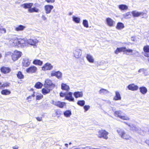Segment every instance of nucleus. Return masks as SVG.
Masks as SVG:
<instances>
[{
	"label": "nucleus",
	"mask_w": 149,
	"mask_h": 149,
	"mask_svg": "<svg viewBox=\"0 0 149 149\" xmlns=\"http://www.w3.org/2000/svg\"><path fill=\"white\" fill-rule=\"evenodd\" d=\"M116 131L118 135L122 138L130 140L132 139L128 134L126 133L125 131L122 128H117Z\"/></svg>",
	"instance_id": "1"
},
{
	"label": "nucleus",
	"mask_w": 149,
	"mask_h": 149,
	"mask_svg": "<svg viewBox=\"0 0 149 149\" xmlns=\"http://www.w3.org/2000/svg\"><path fill=\"white\" fill-rule=\"evenodd\" d=\"M109 134V133L106 130H101L98 131L97 135L99 138L107 140L108 138V135Z\"/></svg>",
	"instance_id": "2"
},
{
	"label": "nucleus",
	"mask_w": 149,
	"mask_h": 149,
	"mask_svg": "<svg viewBox=\"0 0 149 149\" xmlns=\"http://www.w3.org/2000/svg\"><path fill=\"white\" fill-rule=\"evenodd\" d=\"M123 112L121 111H117L114 112V115L117 117L125 120H130V118L128 117L127 116H123Z\"/></svg>",
	"instance_id": "3"
},
{
	"label": "nucleus",
	"mask_w": 149,
	"mask_h": 149,
	"mask_svg": "<svg viewBox=\"0 0 149 149\" xmlns=\"http://www.w3.org/2000/svg\"><path fill=\"white\" fill-rule=\"evenodd\" d=\"M44 86L45 88H49L52 89L54 87L55 85L52 83L51 80L47 79H45Z\"/></svg>",
	"instance_id": "4"
},
{
	"label": "nucleus",
	"mask_w": 149,
	"mask_h": 149,
	"mask_svg": "<svg viewBox=\"0 0 149 149\" xmlns=\"http://www.w3.org/2000/svg\"><path fill=\"white\" fill-rule=\"evenodd\" d=\"M22 55V53L21 52L17 51H15L12 55V60L15 61L17 60Z\"/></svg>",
	"instance_id": "5"
},
{
	"label": "nucleus",
	"mask_w": 149,
	"mask_h": 149,
	"mask_svg": "<svg viewBox=\"0 0 149 149\" xmlns=\"http://www.w3.org/2000/svg\"><path fill=\"white\" fill-rule=\"evenodd\" d=\"M18 47H24L28 46V40L26 39H18Z\"/></svg>",
	"instance_id": "6"
},
{
	"label": "nucleus",
	"mask_w": 149,
	"mask_h": 149,
	"mask_svg": "<svg viewBox=\"0 0 149 149\" xmlns=\"http://www.w3.org/2000/svg\"><path fill=\"white\" fill-rule=\"evenodd\" d=\"M52 104L60 108H63L66 105V103L59 101H52Z\"/></svg>",
	"instance_id": "7"
},
{
	"label": "nucleus",
	"mask_w": 149,
	"mask_h": 149,
	"mask_svg": "<svg viewBox=\"0 0 149 149\" xmlns=\"http://www.w3.org/2000/svg\"><path fill=\"white\" fill-rule=\"evenodd\" d=\"M18 39L16 38L11 39L9 41V45L12 47L18 46Z\"/></svg>",
	"instance_id": "8"
},
{
	"label": "nucleus",
	"mask_w": 149,
	"mask_h": 149,
	"mask_svg": "<svg viewBox=\"0 0 149 149\" xmlns=\"http://www.w3.org/2000/svg\"><path fill=\"white\" fill-rule=\"evenodd\" d=\"M53 66L49 63H45L42 68V70L44 71L51 70L52 69Z\"/></svg>",
	"instance_id": "9"
},
{
	"label": "nucleus",
	"mask_w": 149,
	"mask_h": 149,
	"mask_svg": "<svg viewBox=\"0 0 149 149\" xmlns=\"http://www.w3.org/2000/svg\"><path fill=\"white\" fill-rule=\"evenodd\" d=\"M37 70L38 69L36 67L32 66L27 68L26 71V72L28 73H32L36 72Z\"/></svg>",
	"instance_id": "10"
},
{
	"label": "nucleus",
	"mask_w": 149,
	"mask_h": 149,
	"mask_svg": "<svg viewBox=\"0 0 149 149\" xmlns=\"http://www.w3.org/2000/svg\"><path fill=\"white\" fill-rule=\"evenodd\" d=\"M106 22L107 25L110 27L113 26L115 24V22L109 17L107 18Z\"/></svg>",
	"instance_id": "11"
},
{
	"label": "nucleus",
	"mask_w": 149,
	"mask_h": 149,
	"mask_svg": "<svg viewBox=\"0 0 149 149\" xmlns=\"http://www.w3.org/2000/svg\"><path fill=\"white\" fill-rule=\"evenodd\" d=\"M73 53L74 57L77 58H80L82 54L81 50L78 49H75L73 51Z\"/></svg>",
	"instance_id": "12"
},
{
	"label": "nucleus",
	"mask_w": 149,
	"mask_h": 149,
	"mask_svg": "<svg viewBox=\"0 0 149 149\" xmlns=\"http://www.w3.org/2000/svg\"><path fill=\"white\" fill-rule=\"evenodd\" d=\"M72 92H69L68 93H66L65 99L69 101L74 102V99L72 97Z\"/></svg>",
	"instance_id": "13"
},
{
	"label": "nucleus",
	"mask_w": 149,
	"mask_h": 149,
	"mask_svg": "<svg viewBox=\"0 0 149 149\" xmlns=\"http://www.w3.org/2000/svg\"><path fill=\"white\" fill-rule=\"evenodd\" d=\"M132 15L134 17H138L141 15L143 16L146 15V14L143 12H139L136 11H133L131 13Z\"/></svg>",
	"instance_id": "14"
},
{
	"label": "nucleus",
	"mask_w": 149,
	"mask_h": 149,
	"mask_svg": "<svg viewBox=\"0 0 149 149\" xmlns=\"http://www.w3.org/2000/svg\"><path fill=\"white\" fill-rule=\"evenodd\" d=\"M38 42V40L36 39H29L28 40V45L29 44L33 46H36Z\"/></svg>",
	"instance_id": "15"
},
{
	"label": "nucleus",
	"mask_w": 149,
	"mask_h": 149,
	"mask_svg": "<svg viewBox=\"0 0 149 149\" xmlns=\"http://www.w3.org/2000/svg\"><path fill=\"white\" fill-rule=\"evenodd\" d=\"M30 64V61L27 58H23L22 62V66L25 67H27Z\"/></svg>",
	"instance_id": "16"
},
{
	"label": "nucleus",
	"mask_w": 149,
	"mask_h": 149,
	"mask_svg": "<svg viewBox=\"0 0 149 149\" xmlns=\"http://www.w3.org/2000/svg\"><path fill=\"white\" fill-rule=\"evenodd\" d=\"M54 7L50 5H45L44 7L46 13L48 14L50 13L52 10L53 9Z\"/></svg>",
	"instance_id": "17"
},
{
	"label": "nucleus",
	"mask_w": 149,
	"mask_h": 149,
	"mask_svg": "<svg viewBox=\"0 0 149 149\" xmlns=\"http://www.w3.org/2000/svg\"><path fill=\"white\" fill-rule=\"evenodd\" d=\"M127 88L129 90L132 91H136L139 88L137 86L135 85L134 84L129 85L128 86Z\"/></svg>",
	"instance_id": "18"
},
{
	"label": "nucleus",
	"mask_w": 149,
	"mask_h": 149,
	"mask_svg": "<svg viewBox=\"0 0 149 149\" xmlns=\"http://www.w3.org/2000/svg\"><path fill=\"white\" fill-rule=\"evenodd\" d=\"M143 51L145 52L144 54L145 56L149 57V45H146L144 47Z\"/></svg>",
	"instance_id": "19"
},
{
	"label": "nucleus",
	"mask_w": 149,
	"mask_h": 149,
	"mask_svg": "<svg viewBox=\"0 0 149 149\" xmlns=\"http://www.w3.org/2000/svg\"><path fill=\"white\" fill-rule=\"evenodd\" d=\"M124 123L127 125H128L130 129L134 131L137 132L139 129V128L135 126H133L132 127L130 125V124H129L126 122H124Z\"/></svg>",
	"instance_id": "20"
},
{
	"label": "nucleus",
	"mask_w": 149,
	"mask_h": 149,
	"mask_svg": "<svg viewBox=\"0 0 149 149\" xmlns=\"http://www.w3.org/2000/svg\"><path fill=\"white\" fill-rule=\"evenodd\" d=\"M86 58L90 63H93L94 62V59L93 56L91 54H87Z\"/></svg>",
	"instance_id": "21"
},
{
	"label": "nucleus",
	"mask_w": 149,
	"mask_h": 149,
	"mask_svg": "<svg viewBox=\"0 0 149 149\" xmlns=\"http://www.w3.org/2000/svg\"><path fill=\"white\" fill-rule=\"evenodd\" d=\"M1 71L4 74L9 73L11 71L10 69L8 67H3L1 69Z\"/></svg>",
	"instance_id": "22"
},
{
	"label": "nucleus",
	"mask_w": 149,
	"mask_h": 149,
	"mask_svg": "<svg viewBox=\"0 0 149 149\" xmlns=\"http://www.w3.org/2000/svg\"><path fill=\"white\" fill-rule=\"evenodd\" d=\"M33 4L32 3H25L22 5V6L25 8H31Z\"/></svg>",
	"instance_id": "23"
},
{
	"label": "nucleus",
	"mask_w": 149,
	"mask_h": 149,
	"mask_svg": "<svg viewBox=\"0 0 149 149\" xmlns=\"http://www.w3.org/2000/svg\"><path fill=\"white\" fill-rule=\"evenodd\" d=\"M74 95L76 98L82 97L83 96V93L82 92H76L74 93Z\"/></svg>",
	"instance_id": "24"
},
{
	"label": "nucleus",
	"mask_w": 149,
	"mask_h": 149,
	"mask_svg": "<svg viewBox=\"0 0 149 149\" xmlns=\"http://www.w3.org/2000/svg\"><path fill=\"white\" fill-rule=\"evenodd\" d=\"M26 28V26L22 25H19L15 28V30L16 31H23Z\"/></svg>",
	"instance_id": "25"
},
{
	"label": "nucleus",
	"mask_w": 149,
	"mask_h": 149,
	"mask_svg": "<svg viewBox=\"0 0 149 149\" xmlns=\"http://www.w3.org/2000/svg\"><path fill=\"white\" fill-rule=\"evenodd\" d=\"M140 92L143 94L145 95L147 92V88L144 86H142L139 88Z\"/></svg>",
	"instance_id": "26"
},
{
	"label": "nucleus",
	"mask_w": 149,
	"mask_h": 149,
	"mask_svg": "<svg viewBox=\"0 0 149 149\" xmlns=\"http://www.w3.org/2000/svg\"><path fill=\"white\" fill-rule=\"evenodd\" d=\"M119 9L121 10H127L128 9L127 6L124 4H120L118 6Z\"/></svg>",
	"instance_id": "27"
},
{
	"label": "nucleus",
	"mask_w": 149,
	"mask_h": 149,
	"mask_svg": "<svg viewBox=\"0 0 149 149\" xmlns=\"http://www.w3.org/2000/svg\"><path fill=\"white\" fill-rule=\"evenodd\" d=\"M51 88H43L42 90V93L44 95H46L47 94L49 93L50 90H51Z\"/></svg>",
	"instance_id": "28"
},
{
	"label": "nucleus",
	"mask_w": 149,
	"mask_h": 149,
	"mask_svg": "<svg viewBox=\"0 0 149 149\" xmlns=\"http://www.w3.org/2000/svg\"><path fill=\"white\" fill-rule=\"evenodd\" d=\"M61 89L62 90L68 91L70 89L69 86L66 84L62 83L61 85Z\"/></svg>",
	"instance_id": "29"
},
{
	"label": "nucleus",
	"mask_w": 149,
	"mask_h": 149,
	"mask_svg": "<svg viewBox=\"0 0 149 149\" xmlns=\"http://www.w3.org/2000/svg\"><path fill=\"white\" fill-rule=\"evenodd\" d=\"M33 63L34 65H38L40 66L43 63V62L42 61L38 59L34 60L33 61Z\"/></svg>",
	"instance_id": "30"
},
{
	"label": "nucleus",
	"mask_w": 149,
	"mask_h": 149,
	"mask_svg": "<svg viewBox=\"0 0 149 149\" xmlns=\"http://www.w3.org/2000/svg\"><path fill=\"white\" fill-rule=\"evenodd\" d=\"M124 27L123 24L121 22H118L117 24L116 28L118 30L122 29Z\"/></svg>",
	"instance_id": "31"
},
{
	"label": "nucleus",
	"mask_w": 149,
	"mask_h": 149,
	"mask_svg": "<svg viewBox=\"0 0 149 149\" xmlns=\"http://www.w3.org/2000/svg\"><path fill=\"white\" fill-rule=\"evenodd\" d=\"M116 95L114 97L113 99L116 100H120L121 99V97L118 91L115 92Z\"/></svg>",
	"instance_id": "32"
},
{
	"label": "nucleus",
	"mask_w": 149,
	"mask_h": 149,
	"mask_svg": "<svg viewBox=\"0 0 149 149\" xmlns=\"http://www.w3.org/2000/svg\"><path fill=\"white\" fill-rule=\"evenodd\" d=\"M64 115L67 118L70 117L71 115V112L70 110H67L64 112Z\"/></svg>",
	"instance_id": "33"
},
{
	"label": "nucleus",
	"mask_w": 149,
	"mask_h": 149,
	"mask_svg": "<svg viewBox=\"0 0 149 149\" xmlns=\"http://www.w3.org/2000/svg\"><path fill=\"white\" fill-rule=\"evenodd\" d=\"M124 49H125V47H122L120 48H117L116 50L115 51V53L117 54L119 52H124Z\"/></svg>",
	"instance_id": "34"
},
{
	"label": "nucleus",
	"mask_w": 149,
	"mask_h": 149,
	"mask_svg": "<svg viewBox=\"0 0 149 149\" xmlns=\"http://www.w3.org/2000/svg\"><path fill=\"white\" fill-rule=\"evenodd\" d=\"M28 11L30 13H32L33 12L38 13L39 11V10L36 8L34 7L33 8H31L29 9Z\"/></svg>",
	"instance_id": "35"
},
{
	"label": "nucleus",
	"mask_w": 149,
	"mask_h": 149,
	"mask_svg": "<svg viewBox=\"0 0 149 149\" xmlns=\"http://www.w3.org/2000/svg\"><path fill=\"white\" fill-rule=\"evenodd\" d=\"M73 21L77 23H80V18L79 17H76L74 16H73L72 17Z\"/></svg>",
	"instance_id": "36"
},
{
	"label": "nucleus",
	"mask_w": 149,
	"mask_h": 149,
	"mask_svg": "<svg viewBox=\"0 0 149 149\" xmlns=\"http://www.w3.org/2000/svg\"><path fill=\"white\" fill-rule=\"evenodd\" d=\"M11 92L7 89L3 90L1 92V93L2 95H7L10 94Z\"/></svg>",
	"instance_id": "37"
},
{
	"label": "nucleus",
	"mask_w": 149,
	"mask_h": 149,
	"mask_svg": "<svg viewBox=\"0 0 149 149\" xmlns=\"http://www.w3.org/2000/svg\"><path fill=\"white\" fill-rule=\"evenodd\" d=\"M17 77L19 79H23L24 78V76L22 74V73L20 72L19 71L18 72L17 74Z\"/></svg>",
	"instance_id": "38"
},
{
	"label": "nucleus",
	"mask_w": 149,
	"mask_h": 149,
	"mask_svg": "<svg viewBox=\"0 0 149 149\" xmlns=\"http://www.w3.org/2000/svg\"><path fill=\"white\" fill-rule=\"evenodd\" d=\"M42 86V84L40 82H37L35 85V87L37 88H40Z\"/></svg>",
	"instance_id": "39"
},
{
	"label": "nucleus",
	"mask_w": 149,
	"mask_h": 149,
	"mask_svg": "<svg viewBox=\"0 0 149 149\" xmlns=\"http://www.w3.org/2000/svg\"><path fill=\"white\" fill-rule=\"evenodd\" d=\"M77 104L81 106H83L85 104V101L84 100H79L77 102Z\"/></svg>",
	"instance_id": "40"
},
{
	"label": "nucleus",
	"mask_w": 149,
	"mask_h": 149,
	"mask_svg": "<svg viewBox=\"0 0 149 149\" xmlns=\"http://www.w3.org/2000/svg\"><path fill=\"white\" fill-rule=\"evenodd\" d=\"M83 24L84 27L86 28L88 27V23L87 20H84L83 21Z\"/></svg>",
	"instance_id": "41"
},
{
	"label": "nucleus",
	"mask_w": 149,
	"mask_h": 149,
	"mask_svg": "<svg viewBox=\"0 0 149 149\" xmlns=\"http://www.w3.org/2000/svg\"><path fill=\"white\" fill-rule=\"evenodd\" d=\"M108 91L104 89H102L99 91V93L100 94H106L108 93Z\"/></svg>",
	"instance_id": "42"
},
{
	"label": "nucleus",
	"mask_w": 149,
	"mask_h": 149,
	"mask_svg": "<svg viewBox=\"0 0 149 149\" xmlns=\"http://www.w3.org/2000/svg\"><path fill=\"white\" fill-rule=\"evenodd\" d=\"M56 76L58 79H61L62 76V74L59 71L57 72Z\"/></svg>",
	"instance_id": "43"
},
{
	"label": "nucleus",
	"mask_w": 149,
	"mask_h": 149,
	"mask_svg": "<svg viewBox=\"0 0 149 149\" xmlns=\"http://www.w3.org/2000/svg\"><path fill=\"white\" fill-rule=\"evenodd\" d=\"M133 52L132 50L130 49H127L125 47V49H124V52L126 54H127V52L129 53H132Z\"/></svg>",
	"instance_id": "44"
},
{
	"label": "nucleus",
	"mask_w": 149,
	"mask_h": 149,
	"mask_svg": "<svg viewBox=\"0 0 149 149\" xmlns=\"http://www.w3.org/2000/svg\"><path fill=\"white\" fill-rule=\"evenodd\" d=\"M43 97V95L41 94L37 95L36 96V99L37 100H40Z\"/></svg>",
	"instance_id": "45"
},
{
	"label": "nucleus",
	"mask_w": 149,
	"mask_h": 149,
	"mask_svg": "<svg viewBox=\"0 0 149 149\" xmlns=\"http://www.w3.org/2000/svg\"><path fill=\"white\" fill-rule=\"evenodd\" d=\"M124 17L125 18H128L130 17L131 15L130 13L128 12L124 15Z\"/></svg>",
	"instance_id": "46"
},
{
	"label": "nucleus",
	"mask_w": 149,
	"mask_h": 149,
	"mask_svg": "<svg viewBox=\"0 0 149 149\" xmlns=\"http://www.w3.org/2000/svg\"><path fill=\"white\" fill-rule=\"evenodd\" d=\"M10 85V83H5L3 84H1V87H8Z\"/></svg>",
	"instance_id": "47"
},
{
	"label": "nucleus",
	"mask_w": 149,
	"mask_h": 149,
	"mask_svg": "<svg viewBox=\"0 0 149 149\" xmlns=\"http://www.w3.org/2000/svg\"><path fill=\"white\" fill-rule=\"evenodd\" d=\"M0 32L2 33H5L6 32V30L5 29L1 27L0 29Z\"/></svg>",
	"instance_id": "48"
},
{
	"label": "nucleus",
	"mask_w": 149,
	"mask_h": 149,
	"mask_svg": "<svg viewBox=\"0 0 149 149\" xmlns=\"http://www.w3.org/2000/svg\"><path fill=\"white\" fill-rule=\"evenodd\" d=\"M56 72L55 71L53 70L51 72L50 75L52 77L56 76Z\"/></svg>",
	"instance_id": "49"
},
{
	"label": "nucleus",
	"mask_w": 149,
	"mask_h": 149,
	"mask_svg": "<svg viewBox=\"0 0 149 149\" xmlns=\"http://www.w3.org/2000/svg\"><path fill=\"white\" fill-rule=\"evenodd\" d=\"M61 113V111L59 110H56L55 111V114L56 115L60 116Z\"/></svg>",
	"instance_id": "50"
},
{
	"label": "nucleus",
	"mask_w": 149,
	"mask_h": 149,
	"mask_svg": "<svg viewBox=\"0 0 149 149\" xmlns=\"http://www.w3.org/2000/svg\"><path fill=\"white\" fill-rule=\"evenodd\" d=\"M84 109L85 110V111H87L90 108V106L89 105H85L84 106Z\"/></svg>",
	"instance_id": "51"
},
{
	"label": "nucleus",
	"mask_w": 149,
	"mask_h": 149,
	"mask_svg": "<svg viewBox=\"0 0 149 149\" xmlns=\"http://www.w3.org/2000/svg\"><path fill=\"white\" fill-rule=\"evenodd\" d=\"M35 95L33 94L31 95L30 96L27 97V99L28 100L31 99L32 97H33L35 96Z\"/></svg>",
	"instance_id": "52"
},
{
	"label": "nucleus",
	"mask_w": 149,
	"mask_h": 149,
	"mask_svg": "<svg viewBox=\"0 0 149 149\" xmlns=\"http://www.w3.org/2000/svg\"><path fill=\"white\" fill-rule=\"evenodd\" d=\"M66 94V93H60V96L61 97H65Z\"/></svg>",
	"instance_id": "53"
},
{
	"label": "nucleus",
	"mask_w": 149,
	"mask_h": 149,
	"mask_svg": "<svg viewBox=\"0 0 149 149\" xmlns=\"http://www.w3.org/2000/svg\"><path fill=\"white\" fill-rule=\"evenodd\" d=\"M42 18L44 21H46L47 20V18L44 15H42Z\"/></svg>",
	"instance_id": "54"
},
{
	"label": "nucleus",
	"mask_w": 149,
	"mask_h": 149,
	"mask_svg": "<svg viewBox=\"0 0 149 149\" xmlns=\"http://www.w3.org/2000/svg\"><path fill=\"white\" fill-rule=\"evenodd\" d=\"M55 0H46V1L48 3H53L54 1Z\"/></svg>",
	"instance_id": "55"
},
{
	"label": "nucleus",
	"mask_w": 149,
	"mask_h": 149,
	"mask_svg": "<svg viewBox=\"0 0 149 149\" xmlns=\"http://www.w3.org/2000/svg\"><path fill=\"white\" fill-rule=\"evenodd\" d=\"M36 119L38 121H41L42 120V118L41 117H37L36 118Z\"/></svg>",
	"instance_id": "56"
},
{
	"label": "nucleus",
	"mask_w": 149,
	"mask_h": 149,
	"mask_svg": "<svg viewBox=\"0 0 149 149\" xmlns=\"http://www.w3.org/2000/svg\"><path fill=\"white\" fill-rule=\"evenodd\" d=\"M145 143L148 146H149V140L147 139L145 141Z\"/></svg>",
	"instance_id": "57"
},
{
	"label": "nucleus",
	"mask_w": 149,
	"mask_h": 149,
	"mask_svg": "<svg viewBox=\"0 0 149 149\" xmlns=\"http://www.w3.org/2000/svg\"><path fill=\"white\" fill-rule=\"evenodd\" d=\"M18 147L17 146H15L13 147V149H18Z\"/></svg>",
	"instance_id": "58"
},
{
	"label": "nucleus",
	"mask_w": 149,
	"mask_h": 149,
	"mask_svg": "<svg viewBox=\"0 0 149 149\" xmlns=\"http://www.w3.org/2000/svg\"><path fill=\"white\" fill-rule=\"evenodd\" d=\"M143 71V69H140L138 71V72H140L141 71Z\"/></svg>",
	"instance_id": "59"
},
{
	"label": "nucleus",
	"mask_w": 149,
	"mask_h": 149,
	"mask_svg": "<svg viewBox=\"0 0 149 149\" xmlns=\"http://www.w3.org/2000/svg\"><path fill=\"white\" fill-rule=\"evenodd\" d=\"M65 146L66 148H68V144H67V143H65Z\"/></svg>",
	"instance_id": "60"
},
{
	"label": "nucleus",
	"mask_w": 149,
	"mask_h": 149,
	"mask_svg": "<svg viewBox=\"0 0 149 149\" xmlns=\"http://www.w3.org/2000/svg\"><path fill=\"white\" fill-rule=\"evenodd\" d=\"M73 14V13L72 12H70L69 13V15H72Z\"/></svg>",
	"instance_id": "61"
},
{
	"label": "nucleus",
	"mask_w": 149,
	"mask_h": 149,
	"mask_svg": "<svg viewBox=\"0 0 149 149\" xmlns=\"http://www.w3.org/2000/svg\"><path fill=\"white\" fill-rule=\"evenodd\" d=\"M89 149H100V148H90Z\"/></svg>",
	"instance_id": "62"
},
{
	"label": "nucleus",
	"mask_w": 149,
	"mask_h": 149,
	"mask_svg": "<svg viewBox=\"0 0 149 149\" xmlns=\"http://www.w3.org/2000/svg\"><path fill=\"white\" fill-rule=\"evenodd\" d=\"M1 87V84L0 82V88Z\"/></svg>",
	"instance_id": "63"
},
{
	"label": "nucleus",
	"mask_w": 149,
	"mask_h": 149,
	"mask_svg": "<svg viewBox=\"0 0 149 149\" xmlns=\"http://www.w3.org/2000/svg\"><path fill=\"white\" fill-rule=\"evenodd\" d=\"M2 57V56H1V54H0V58H1Z\"/></svg>",
	"instance_id": "64"
}]
</instances>
